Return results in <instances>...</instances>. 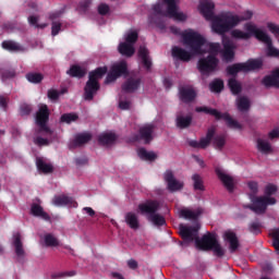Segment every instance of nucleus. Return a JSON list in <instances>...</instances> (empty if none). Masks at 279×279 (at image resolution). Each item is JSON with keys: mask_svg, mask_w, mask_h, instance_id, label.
<instances>
[{"mask_svg": "<svg viewBox=\"0 0 279 279\" xmlns=\"http://www.w3.org/2000/svg\"><path fill=\"white\" fill-rule=\"evenodd\" d=\"M179 234L183 241L181 242V245H189V243H193V241H195L196 246L205 252L213 250V247H215V245H217L219 242L217 241V236H215L213 233H207L199 240L198 226L186 227L184 225H180Z\"/></svg>", "mask_w": 279, "mask_h": 279, "instance_id": "f257e3e1", "label": "nucleus"}, {"mask_svg": "<svg viewBox=\"0 0 279 279\" xmlns=\"http://www.w3.org/2000/svg\"><path fill=\"white\" fill-rule=\"evenodd\" d=\"M155 12L154 16H150V23H155L159 29H165V21L162 19L156 20V16H169V19H175V21H184L186 15L182 12H178V4L175 0H162V3H157L153 7Z\"/></svg>", "mask_w": 279, "mask_h": 279, "instance_id": "f03ea898", "label": "nucleus"}, {"mask_svg": "<svg viewBox=\"0 0 279 279\" xmlns=\"http://www.w3.org/2000/svg\"><path fill=\"white\" fill-rule=\"evenodd\" d=\"M254 16L252 11H245L242 15H234L232 13H227L217 17L216 20V29L220 34H228L231 29H234L239 23L243 21H250Z\"/></svg>", "mask_w": 279, "mask_h": 279, "instance_id": "7ed1b4c3", "label": "nucleus"}, {"mask_svg": "<svg viewBox=\"0 0 279 279\" xmlns=\"http://www.w3.org/2000/svg\"><path fill=\"white\" fill-rule=\"evenodd\" d=\"M106 73H108L107 66L97 68L96 70L89 72L88 81L85 84L83 94L85 101H93V99H95V95H97V92L99 88H101L99 80H101Z\"/></svg>", "mask_w": 279, "mask_h": 279, "instance_id": "20e7f679", "label": "nucleus"}, {"mask_svg": "<svg viewBox=\"0 0 279 279\" xmlns=\"http://www.w3.org/2000/svg\"><path fill=\"white\" fill-rule=\"evenodd\" d=\"M198 10L201 14H203L204 19H206V21H211L213 32H215V34H218V36H223V33L217 31V19H219L220 16H227L228 13H220L218 15H215V2H213L211 0L201 1Z\"/></svg>", "mask_w": 279, "mask_h": 279, "instance_id": "39448f33", "label": "nucleus"}, {"mask_svg": "<svg viewBox=\"0 0 279 279\" xmlns=\"http://www.w3.org/2000/svg\"><path fill=\"white\" fill-rule=\"evenodd\" d=\"M195 110L197 112H205V114L215 117L216 121H221L222 119L231 130H243V125H241L239 121L232 119V116H230L228 112L221 113L219 110L208 107H196Z\"/></svg>", "mask_w": 279, "mask_h": 279, "instance_id": "423d86ee", "label": "nucleus"}, {"mask_svg": "<svg viewBox=\"0 0 279 279\" xmlns=\"http://www.w3.org/2000/svg\"><path fill=\"white\" fill-rule=\"evenodd\" d=\"M182 38L184 45L190 47L194 53L203 56L204 50H202V47L206 45V39L199 33L193 31L185 32L182 34Z\"/></svg>", "mask_w": 279, "mask_h": 279, "instance_id": "0eeeda50", "label": "nucleus"}, {"mask_svg": "<svg viewBox=\"0 0 279 279\" xmlns=\"http://www.w3.org/2000/svg\"><path fill=\"white\" fill-rule=\"evenodd\" d=\"M219 66V59L215 54H209L206 58H201L197 63V69L202 75L215 73Z\"/></svg>", "mask_w": 279, "mask_h": 279, "instance_id": "6e6552de", "label": "nucleus"}, {"mask_svg": "<svg viewBox=\"0 0 279 279\" xmlns=\"http://www.w3.org/2000/svg\"><path fill=\"white\" fill-rule=\"evenodd\" d=\"M35 121L39 128V132H46V134H53V131H51V129L47 126V123H49V107H47V105H43L36 112Z\"/></svg>", "mask_w": 279, "mask_h": 279, "instance_id": "1a4fd4ad", "label": "nucleus"}, {"mask_svg": "<svg viewBox=\"0 0 279 279\" xmlns=\"http://www.w3.org/2000/svg\"><path fill=\"white\" fill-rule=\"evenodd\" d=\"M163 180L167 183V189L170 193H175L184 189V183L175 179V175L171 170H166L163 173Z\"/></svg>", "mask_w": 279, "mask_h": 279, "instance_id": "9d476101", "label": "nucleus"}, {"mask_svg": "<svg viewBox=\"0 0 279 279\" xmlns=\"http://www.w3.org/2000/svg\"><path fill=\"white\" fill-rule=\"evenodd\" d=\"M215 134H216L215 128H209L207 130L205 137H202L199 142L195 140L189 141V146L193 147V149H206V147H208V145L213 143V137L215 136Z\"/></svg>", "mask_w": 279, "mask_h": 279, "instance_id": "9b49d317", "label": "nucleus"}, {"mask_svg": "<svg viewBox=\"0 0 279 279\" xmlns=\"http://www.w3.org/2000/svg\"><path fill=\"white\" fill-rule=\"evenodd\" d=\"M245 29L246 32H250L251 36L252 35L255 36L257 40H259L260 43H264L267 47L271 45L272 43L271 37H269L267 33H265L264 31L258 29L256 25L252 23H247L245 24Z\"/></svg>", "mask_w": 279, "mask_h": 279, "instance_id": "f8f14e48", "label": "nucleus"}, {"mask_svg": "<svg viewBox=\"0 0 279 279\" xmlns=\"http://www.w3.org/2000/svg\"><path fill=\"white\" fill-rule=\"evenodd\" d=\"M222 37V59L226 62H232L234 60V44L230 40V37L226 36V34L220 35Z\"/></svg>", "mask_w": 279, "mask_h": 279, "instance_id": "ddd939ff", "label": "nucleus"}, {"mask_svg": "<svg viewBox=\"0 0 279 279\" xmlns=\"http://www.w3.org/2000/svg\"><path fill=\"white\" fill-rule=\"evenodd\" d=\"M155 130H156V125L146 124V125L140 128L137 138H140V141H144L145 145H149V143H151V141H154Z\"/></svg>", "mask_w": 279, "mask_h": 279, "instance_id": "4468645a", "label": "nucleus"}, {"mask_svg": "<svg viewBox=\"0 0 279 279\" xmlns=\"http://www.w3.org/2000/svg\"><path fill=\"white\" fill-rule=\"evenodd\" d=\"M197 98V92L191 86H182L179 88V99L183 104H193V100Z\"/></svg>", "mask_w": 279, "mask_h": 279, "instance_id": "2eb2a0df", "label": "nucleus"}, {"mask_svg": "<svg viewBox=\"0 0 279 279\" xmlns=\"http://www.w3.org/2000/svg\"><path fill=\"white\" fill-rule=\"evenodd\" d=\"M246 208L255 213V215H265L267 211V203L263 196H256L252 199V204L247 205Z\"/></svg>", "mask_w": 279, "mask_h": 279, "instance_id": "dca6fc26", "label": "nucleus"}, {"mask_svg": "<svg viewBox=\"0 0 279 279\" xmlns=\"http://www.w3.org/2000/svg\"><path fill=\"white\" fill-rule=\"evenodd\" d=\"M160 208V204L157 201H146L138 205V210L142 215H156Z\"/></svg>", "mask_w": 279, "mask_h": 279, "instance_id": "f3484780", "label": "nucleus"}, {"mask_svg": "<svg viewBox=\"0 0 279 279\" xmlns=\"http://www.w3.org/2000/svg\"><path fill=\"white\" fill-rule=\"evenodd\" d=\"M215 171H216V175L222 182L227 191H229V193H232V191H234V179L230 177V174H226L223 171H221L220 168H216Z\"/></svg>", "mask_w": 279, "mask_h": 279, "instance_id": "a211bd4d", "label": "nucleus"}, {"mask_svg": "<svg viewBox=\"0 0 279 279\" xmlns=\"http://www.w3.org/2000/svg\"><path fill=\"white\" fill-rule=\"evenodd\" d=\"M142 82H143V78H141V77L136 78L134 76H131L122 85V90L124 93H135V90H138V88H141Z\"/></svg>", "mask_w": 279, "mask_h": 279, "instance_id": "6ab92c4d", "label": "nucleus"}, {"mask_svg": "<svg viewBox=\"0 0 279 279\" xmlns=\"http://www.w3.org/2000/svg\"><path fill=\"white\" fill-rule=\"evenodd\" d=\"M54 206H71L72 208H77V202L71 196L59 195L54 196L52 199Z\"/></svg>", "mask_w": 279, "mask_h": 279, "instance_id": "aec40b11", "label": "nucleus"}, {"mask_svg": "<svg viewBox=\"0 0 279 279\" xmlns=\"http://www.w3.org/2000/svg\"><path fill=\"white\" fill-rule=\"evenodd\" d=\"M225 241L229 243V251L231 254L238 252L241 244L239 243V238L236 236V233L232 231L225 232Z\"/></svg>", "mask_w": 279, "mask_h": 279, "instance_id": "412c9836", "label": "nucleus"}, {"mask_svg": "<svg viewBox=\"0 0 279 279\" xmlns=\"http://www.w3.org/2000/svg\"><path fill=\"white\" fill-rule=\"evenodd\" d=\"M31 215H33V217H38L44 221H51V216H49V214L45 211V208L38 203H33L31 205Z\"/></svg>", "mask_w": 279, "mask_h": 279, "instance_id": "4be33fe9", "label": "nucleus"}, {"mask_svg": "<svg viewBox=\"0 0 279 279\" xmlns=\"http://www.w3.org/2000/svg\"><path fill=\"white\" fill-rule=\"evenodd\" d=\"M172 58H175L177 60H181V62H191V58H193V54L184 50V48L174 46L172 47Z\"/></svg>", "mask_w": 279, "mask_h": 279, "instance_id": "5701e85b", "label": "nucleus"}, {"mask_svg": "<svg viewBox=\"0 0 279 279\" xmlns=\"http://www.w3.org/2000/svg\"><path fill=\"white\" fill-rule=\"evenodd\" d=\"M138 58L142 60L143 66L146 71H151V58L149 57V50L145 46H141L138 49Z\"/></svg>", "mask_w": 279, "mask_h": 279, "instance_id": "b1692460", "label": "nucleus"}, {"mask_svg": "<svg viewBox=\"0 0 279 279\" xmlns=\"http://www.w3.org/2000/svg\"><path fill=\"white\" fill-rule=\"evenodd\" d=\"M93 141V134L90 133H81L77 134L73 142H71L70 147H82L83 145H86V143H90Z\"/></svg>", "mask_w": 279, "mask_h": 279, "instance_id": "393cba45", "label": "nucleus"}, {"mask_svg": "<svg viewBox=\"0 0 279 279\" xmlns=\"http://www.w3.org/2000/svg\"><path fill=\"white\" fill-rule=\"evenodd\" d=\"M244 66V73L252 71H260L263 69V61L260 59H248L246 62H242Z\"/></svg>", "mask_w": 279, "mask_h": 279, "instance_id": "a878e982", "label": "nucleus"}, {"mask_svg": "<svg viewBox=\"0 0 279 279\" xmlns=\"http://www.w3.org/2000/svg\"><path fill=\"white\" fill-rule=\"evenodd\" d=\"M118 51L119 53H121V56H125L126 58H132V56L136 53V49L134 48V46L125 41L119 45Z\"/></svg>", "mask_w": 279, "mask_h": 279, "instance_id": "bb28decb", "label": "nucleus"}, {"mask_svg": "<svg viewBox=\"0 0 279 279\" xmlns=\"http://www.w3.org/2000/svg\"><path fill=\"white\" fill-rule=\"evenodd\" d=\"M125 222L131 228V230H138V228H141L138 216L132 211L125 214Z\"/></svg>", "mask_w": 279, "mask_h": 279, "instance_id": "cd10ccee", "label": "nucleus"}, {"mask_svg": "<svg viewBox=\"0 0 279 279\" xmlns=\"http://www.w3.org/2000/svg\"><path fill=\"white\" fill-rule=\"evenodd\" d=\"M111 72L121 77L122 75H128V63L125 61H120L111 66Z\"/></svg>", "mask_w": 279, "mask_h": 279, "instance_id": "c85d7f7f", "label": "nucleus"}, {"mask_svg": "<svg viewBox=\"0 0 279 279\" xmlns=\"http://www.w3.org/2000/svg\"><path fill=\"white\" fill-rule=\"evenodd\" d=\"M66 74L70 75V77H76L77 80H82V77L86 75V70L82 69V66L77 64H73L66 71Z\"/></svg>", "mask_w": 279, "mask_h": 279, "instance_id": "c756f323", "label": "nucleus"}, {"mask_svg": "<svg viewBox=\"0 0 279 279\" xmlns=\"http://www.w3.org/2000/svg\"><path fill=\"white\" fill-rule=\"evenodd\" d=\"M177 128L180 130H186V128H191V123H193V116H178L175 119Z\"/></svg>", "mask_w": 279, "mask_h": 279, "instance_id": "7c9ffc66", "label": "nucleus"}, {"mask_svg": "<svg viewBox=\"0 0 279 279\" xmlns=\"http://www.w3.org/2000/svg\"><path fill=\"white\" fill-rule=\"evenodd\" d=\"M13 245L15 247V254L17 258L25 256V250L23 248V242L21 241V233L14 234Z\"/></svg>", "mask_w": 279, "mask_h": 279, "instance_id": "2f4dec72", "label": "nucleus"}, {"mask_svg": "<svg viewBox=\"0 0 279 279\" xmlns=\"http://www.w3.org/2000/svg\"><path fill=\"white\" fill-rule=\"evenodd\" d=\"M0 76L2 82H5L8 80H13V77H16V69L12 66H4L0 69Z\"/></svg>", "mask_w": 279, "mask_h": 279, "instance_id": "473e14b6", "label": "nucleus"}, {"mask_svg": "<svg viewBox=\"0 0 279 279\" xmlns=\"http://www.w3.org/2000/svg\"><path fill=\"white\" fill-rule=\"evenodd\" d=\"M1 46L5 51H25V48L14 40H4Z\"/></svg>", "mask_w": 279, "mask_h": 279, "instance_id": "72a5a7b5", "label": "nucleus"}, {"mask_svg": "<svg viewBox=\"0 0 279 279\" xmlns=\"http://www.w3.org/2000/svg\"><path fill=\"white\" fill-rule=\"evenodd\" d=\"M116 141L117 134L114 133H104L98 137V143L100 145H112Z\"/></svg>", "mask_w": 279, "mask_h": 279, "instance_id": "f704fd0d", "label": "nucleus"}, {"mask_svg": "<svg viewBox=\"0 0 279 279\" xmlns=\"http://www.w3.org/2000/svg\"><path fill=\"white\" fill-rule=\"evenodd\" d=\"M262 84L266 87V88H279V80L274 75H267L263 78Z\"/></svg>", "mask_w": 279, "mask_h": 279, "instance_id": "c9c22d12", "label": "nucleus"}, {"mask_svg": "<svg viewBox=\"0 0 279 279\" xmlns=\"http://www.w3.org/2000/svg\"><path fill=\"white\" fill-rule=\"evenodd\" d=\"M36 166L38 171H41V173H53V166L51 163L45 162L43 158L36 159Z\"/></svg>", "mask_w": 279, "mask_h": 279, "instance_id": "e433bc0d", "label": "nucleus"}, {"mask_svg": "<svg viewBox=\"0 0 279 279\" xmlns=\"http://www.w3.org/2000/svg\"><path fill=\"white\" fill-rule=\"evenodd\" d=\"M215 149L222 150L226 147V134L215 135L211 138Z\"/></svg>", "mask_w": 279, "mask_h": 279, "instance_id": "4c0bfd02", "label": "nucleus"}, {"mask_svg": "<svg viewBox=\"0 0 279 279\" xmlns=\"http://www.w3.org/2000/svg\"><path fill=\"white\" fill-rule=\"evenodd\" d=\"M228 86L232 93V95H241L243 87L241 86V83L236 81V78H229Z\"/></svg>", "mask_w": 279, "mask_h": 279, "instance_id": "58836bf2", "label": "nucleus"}, {"mask_svg": "<svg viewBox=\"0 0 279 279\" xmlns=\"http://www.w3.org/2000/svg\"><path fill=\"white\" fill-rule=\"evenodd\" d=\"M227 73L228 75H232L233 77H236V74L239 73H245L243 63H234L227 66Z\"/></svg>", "mask_w": 279, "mask_h": 279, "instance_id": "ea45409f", "label": "nucleus"}, {"mask_svg": "<svg viewBox=\"0 0 279 279\" xmlns=\"http://www.w3.org/2000/svg\"><path fill=\"white\" fill-rule=\"evenodd\" d=\"M137 154H138L140 158H141L142 160H150V162L154 161V160H156V159L158 158V156L156 155V153H154V151H147V149H145V148H140V149L137 150Z\"/></svg>", "mask_w": 279, "mask_h": 279, "instance_id": "a19ab883", "label": "nucleus"}, {"mask_svg": "<svg viewBox=\"0 0 279 279\" xmlns=\"http://www.w3.org/2000/svg\"><path fill=\"white\" fill-rule=\"evenodd\" d=\"M231 37L235 38L236 40H250L252 38V33H245L241 29H233L231 32Z\"/></svg>", "mask_w": 279, "mask_h": 279, "instance_id": "79ce46f5", "label": "nucleus"}, {"mask_svg": "<svg viewBox=\"0 0 279 279\" xmlns=\"http://www.w3.org/2000/svg\"><path fill=\"white\" fill-rule=\"evenodd\" d=\"M90 5H93V0H81L76 7V12L78 14H86L90 10Z\"/></svg>", "mask_w": 279, "mask_h": 279, "instance_id": "37998d69", "label": "nucleus"}, {"mask_svg": "<svg viewBox=\"0 0 279 279\" xmlns=\"http://www.w3.org/2000/svg\"><path fill=\"white\" fill-rule=\"evenodd\" d=\"M148 221H151V223H154V226H157V228L167 226V220L162 216L156 213L151 216H148Z\"/></svg>", "mask_w": 279, "mask_h": 279, "instance_id": "c03bdc74", "label": "nucleus"}, {"mask_svg": "<svg viewBox=\"0 0 279 279\" xmlns=\"http://www.w3.org/2000/svg\"><path fill=\"white\" fill-rule=\"evenodd\" d=\"M26 80L31 82V84H40V82L45 80V76L38 72H28L26 74Z\"/></svg>", "mask_w": 279, "mask_h": 279, "instance_id": "a18cd8bd", "label": "nucleus"}, {"mask_svg": "<svg viewBox=\"0 0 279 279\" xmlns=\"http://www.w3.org/2000/svg\"><path fill=\"white\" fill-rule=\"evenodd\" d=\"M180 217H183V219H191L192 221H197L199 217V211H193L191 209H181Z\"/></svg>", "mask_w": 279, "mask_h": 279, "instance_id": "49530a36", "label": "nucleus"}, {"mask_svg": "<svg viewBox=\"0 0 279 279\" xmlns=\"http://www.w3.org/2000/svg\"><path fill=\"white\" fill-rule=\"evenodd\" d=\"M192 180L194 182V191H206V187L204 186V179H202V175L195 173L192 175Z\"/></svg>", "mask_w": 279, "mask_h": 279, "instance_id": "de8ad7c7", "label": "nucleus"}, {"mask_svg": "<svg viewBox=\"0 0 279 279\" xmlns=\"http://www.w3.org/2000/svg\"><path fill=\"white\" fill-rule=\"evenodd\" d=\"M44 241H45L46 247H58V245H60V241H58L57 238L53 236V234L51 233H47L44 236Z\"/></svg>", "mask_w": 279, "mask_h": 279, "instance_id": "09e8293b", "label": "nucleus"}, {"mask_svg": "<svg viewBox=\"0 0 279 279\" xmlns=\"http://www.w3.org/2000/svg\"><path fill=\"white\" fill-rule=\"evenodd\" d=\"M77 119H80V116H77V113L71 112V113H63L60 118V122L61 123H74V121H77Z\"/></svg>", "mask_w": 279, "mask_h": 279, "instance_id": "8fccbe9b", "label": "nucleus"}, {"mask_svg": "<svg viewBox=\"0 0 279 279\" xmlns=\"http://www.w3.org/2000/svg\"><path fill=\"white\" fill-rule=\"evenodd\" d=\"M211 93H221L223 90V80L216 78L209 84Z\"/></svg>", "mask_w": 279, "mask_h": 279, "instance_id": "3c124183", "label": "nucleus"}, {"mask_svg": "<svg viewBox=\"0 0 279 279\" xmlns=\"http://www.w3.org/2000/svg\"><path fill=\"white\" fill-rule=\"evenodd\" d=\"M238 109L240 112H247L250 110V99L245 96H242L238 99Z\"/></svg>", "mask_w": 279, "mask_h": 279, "instance_id": "603ef678", "label": "nucleus"}, {"mask_svg": "<svg viewBox=\"0 0 279 279\" xmlns=\"http://www.w3.org/2000/svg\"><path fill=\"white\" fill-rule=\"evenodd\" d=\"M257 148H258V151H260L262 154H270L271 144L263 140H257Z\"/></svg>", "mask_w": 279, "mask_h": 279, "instance_id": "864d4df0", "label": "nucleus"}, {"mask_svg": "<svg viewBox=\"0 0 279 279\" xmlns=\"http://www.w3.org/2000/svg\"><path fill=\"white\" fill-rule=\"evenodd\" d=\"M137 40H138V32L132 31L126 34V37H125L126 44L134 46V45H136Z\"/></svg>", "mask_w": 279, "mask_h": 279, "instance_id": "5fc2aeb1", "label": "nucleus"}, {"mask_svg": "<svg viewBox=\"0 0 279 279\" xmlns=\"http://www.w3.org/2000/svg\"><path fill=\"white\" fill-rule=\"evenodd\" d=\"M260 228H263V223H260L259 221H254L250 223L248 231L252 234H260Z\"/></svg>", "mask_w": 279, "mask_h": 279, "instance_id": "6e6d98bb", "label": "nucleus"}, {"mask_svg": "<svg viewBox=\"0 0 279 279\" xmlns=\"http://www.w3.org/2000/svg\"><path fill=\"white\" fill-rule=\"evenodd\" d=\"M97 12L98 14H100V16H106L110 14V5L106 3H100L97 8Z\"/></svg>", "mask_w": 279, "mask_h": 279, "instance_id": "4d7b16f0", "label": "nucleus"}, {"mask_svg": "<svg viewBox=\"0 0 279 279\" xmlns=\"http://www.w3.org/2000/svg\"><path fill=\"white\" fill-rule=\"evenodd\" d=\"M211 250L214 251V254H215L218 258H222V256L226 255V251L223 250V247H221V244H219V242L216 243V244L213 246Z\"/></svg>", "mask_w": 279, "mask_h": 279, "instance_id": "13d9d810", "label": "nucleus"}, {"mask_svg": "<svg viewBox=\"0 0 279 279\" xmlns=\"http://www.w3.org/2000/svg\"><path fill=\"white\" fill-rule=\"evenodd\" d=\"M267 56H269L270 58H279V49L274 47V43L267 46Z\"/></svg>", "mask_w": 279, "mask_h": 279, "instance_id": "bf43d9fd", "label": "nucleus"}, {"mask_svg": "<svg viewBox=\"0 0 279 279\" xmlns=\"http://www.w3.org/2000/svg\"><path fill=\"white\" fill-rule=\"evenodd\" d=\"M20 113L22 117H28V114H32V105H27V104L21 105Z\"/></svg>", "mask_w": 279, "mask_h": 279, "instance_id": "052dcab7", "label": "nucleus"}, {"mask_svg": "<svg viewBox=\"0 0 279 279\" xmlns=\"http://www.w3.org/2000/svg\"><path fill=\"white\" fill-rule=\"evenodd\" d=\"M34 143L37 145V147H48L49 140L45 137L37 136L34 138Z\"/></svg>", "mask_w": 279, "mask_h": 279, "instance_id": "680f3d73", "label": "nucleus"}, {"mask_svg": "<svg viewBox=\"0 0 279 279\" xmlns=\"http://www.w3.org/2000/svg\"><path fill=\"white\" fill-rule=\"evenodd\" d=\"M62 29V23L60 22H52L51 26V36H58Z\"/></svg>", "mask_w": 279, "mask_h": 279, "instance_id": "e2e57ef3", "label": "nucleus"}, {"mask_svg": "<svg viewBox=\"0 0 279 279\" xmlns=\"http://www.w3.org/2000/svg\"><path fill=\"white\" fill-rule=\"evenodd\" d=\"M278 191V186H276L275 184H268L265 187V195L268 197H271V195H274L276 192Z\"/></svg>", "mask_w": 279, "mask_h": 279, "instance_id": "0e129e2a", "label": "nucleus"}, {"mask_svg": "<svg viewBox=\"0 0 279 279\" xmlns=\"http://www.w3.org/2000/svg\"><path fill=\"white\" fill-rule=\"evenodd\" d=\"M247 186L252 193V195H257L258 194V182L256 181H248Z\"/></svg>", "mask_w": 279, "mask_h": 279, "instance_id": "69168bd1", "label": "nucleus"}, {"mask_svg": "<svg viewBox=\"0 0 279 279\" xmlns=\"http://www.w3.org/2000/svg\"><path fill=\"white\" fill-rule=\"evenodd\" d=\"M221 51V45L219 44H209V53L210 56H217Z\"/></svg>", "mask_w": 279, "mask_h": 279, "instance_id": "338daca9", "label": "nucleus"}, {"mask_svg": "<svg viewBox=\"0 0 279 279\" xmlns=\"http://www.w3.org/2000/svg\"><path fill=\"white\" fill-rule=\"evenodd\" d=\"M267 27H268L269 32H271V34H274L275 36H279V25L269 22L267 24Z\"/></svg>", "mask_w": 279, "mask_h": 279, "instance_id": "774afa93", "label": "nucleus"}]
</instances>
